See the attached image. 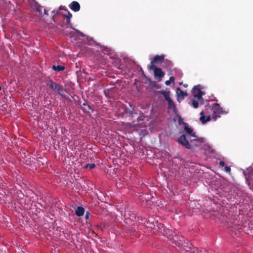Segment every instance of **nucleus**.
<instances>
[{"label":"nucleus","instance_id":"f257e3e1","mask_svg":"<svg viewBox=\"0 0 253 253\" xmlns=\"http://www.w3.org/2000/svg\"><path fill=\"white\" fill-rule=\"evenodd\" d=\"M192 93L193 97L198 100L201 105L203 104L204 99L202 96L204 94V93L201 90L200 85L198 84L194 86L192 88Z\"/></svg>","mask_w":253,"mask_h":253},{"label":"nucleus","instance_id":"f03ea898","mask_svg":"<svg viewBox=\"0 0 253 253\" xmlns=\"http://www.w3.org/2000/svg\"><path fill=\"white\" fill-rule=\"evenodd\" d=\"M45 84L50 88L55 91H57L60 95L63 97L61 93V92L64 90L63 87L62 85L54 82L53 81L49 79L46 80Z\"/></svg>","mask_w":253,"mask_h":253},{"label":"nucleus","instance_id":"7ed1b4c3","mask_svg":"<svg viewBox=\"0 0 253 253\" xmlns=\"http://www.w3.org/2000/svg\"><path fill=\"white\" fill-rule=\"evenodd\" d=\"M194 141H197L196 138H194V139H191L188 136H186L185 134H182L177 140V141L179 143L181 144L182 146H184L186 148L190 149L191 148V145L190 144L189 142H192Z\"/></svg>","mask_w":253,"mask_h":253},{"label":"nucleus","instance_id":"20e7f679","mask_svg":"<svg viewBox=\"0 0 253 253\" xmlns=\"http://www.w3.org/2000/svg\"><path fill=\"white\" fill-rule=\"evenodd\" d=\"M207 110L210 109L212 111L214 114V116L212 117V119L214 121H215L217 117H220L219 115L222 113V109L220 107V105L218 103H214L211 106H206Z\"/></svg>","mask_w":253,"mask_h":253},{"label":"nucleus","instance_id":"39448f33","mask_svg":"<svg viewBox=\"0 0 253 253\" xmlns=\"http://www.w3.org/2000/svg\"><path fill=\"white\" fill-rule=\"evenodd\" d=\"M149 70H153L154 71V76L155 78L159 81H161L162 78L165 76L164 72L160 68L156 67L155 65H149L148 67Z\"/></svg>","mask_w":253,"mask_h":253},{"label":"nucleus","instance_id":"423d86ee","mask_svg":"<svg viewBox=\"0 0 253 253\" xmlns=\"http://www.w3.org/2000/svg\"><path fill=\"white\" fill-rule=\"evenodd\" d=\"M176 93L177 97V99L178 102H180L184 97L188 96V93L186 91L181 90L179 87L176 89Z\"/></svg>","mask_w":253,"mask_h":253},{"label":"nucleus","instance_id":"0eeeda50","mask_svg":"<svg viewBox=\"0 0 253 253\" xmlns=\"http://www.w3.org/2000/svg\"><path fill=\"white\" fill-rule=\"evenodd\" d=\"M172 241L177 246H182L185 242L184 238L178 235H175L172 238Z\"/></svg>","mask_w":253,"mask_h":253},{"label":"nucleus","instance_id":"6e6552de","mask_svg":"<svg viewBox=\"0 0 253 253\" xmlns=\"http://www.w3.org/2000/svg\"><path fill=\"white\" fill-rule=\"evenodd\" d=\"M205 114H207V113L206 112L205 113L204 111H201L200 113L201 117L199 120L203 124H206L208 122L210 121L211 119V117L210 115L206 116L205 115Z\"/></svg>","mask_w":253,"mask_h":253},{"label":"nucleus","instance_id":"1a4fd4ad","mask_svg":"<svg viewBox=\"0 0 253 253\" xmlns=\"http://www.w3.org/2000/svg\"><path fill=\"white\" fill-rule=\"evenodd\" d=\"M31 5L33 7V9L39 12L40 14L42 13V6L35 0H32L30 1Z\"/></svg>","mask_w":253,"mask_h":253},{"label":"nucleus","instance_id":"9d476101","mask_svg":"<svg viewBox=\"0 0 253 253\" xmlns=\"http://www.w3.org/2000/svg\"><path fill=\"white\" fill-rule=\"evenodd\" d=\"M184 130L188 133V134L189 135L188 136H189V137H193L197 139V136L195 133L193 132V129L191 127H190L188 125H187V124H185Z\"/></svg>","mask_w":253,"mask_h":253},{"label":"nucleus","instance_id":"9b49d317","mask_svg":"<svg viewBox=\"0 0 253 253\" xmlns=\"http://www.w3.org/2000/svg\"><path fill=\"white\" fill-rule=\"evenodd\" d=\"M69 7L74 11L77 12L80 9V4L76 1H72L69 5Z\"/></svg>","mask_w":253,"mask_h":253},{"label":"nucleus","instance_id":"f8f14e48","mask_svg":"<svg viewBox=\"0 0 253 253\" xmlns=\"http://www.w3.org/2000/svg\"><path fill=\"white\" fill-rule=\"evenodd\" d=\"M81 109L83 111L86 113H89L90 110H93L91 109V107L88 104L87 102H84L82 105L81 106Z\"/></svg>","mask_w":253,"mask_h":253},{"label":"nucleus","instance_id":"ddd939ff","mask_svg":"<svg viewBox=\"0 0 253 253\" xmlns=\"http://www.w3.org/2000/svg\"><path fill=\"white\" fill-rule=\"evenodd\" d=\"M164 59V56L156 55L153 58V59L151 61L150 65H155L154 64L155 63H157L159 61H161L163 60Z\"/></svg>","mask_w":253,"mask_h":253},{"label":"nucleus","instance_id":"4468645a","mask_svg":"<svg viewBox=\"0 0 253 253\" xmlns=\"http://www.w3.org/2000/svg\"><path fill=\"white\" fill-rule=\"evenodd\" d=\"M67 14H63V16L67 19V24L72 28L73 27L70 20L72 17V14L69 11L67 10Z\"/></svg>","mask_w":253,"mask_h":253},{"label":"nucleus","instance_id":"2eb2a0df","mask_svg":"<svg viewBox=\"0 0 253 253\" xmlns=\"http://www.w3.org/2000/svg\"><path fill=\"white\" fill-rule=\"evenodd\" d=\"M84 213V209L82 207H78L75 211V214L78 216H81Z\"/></svg>","mask_w":253,"mask_h":253},{"label":"nucleus","instance_id":"dca6fc26","mask_svg":"<svg viewBox=\"0 0 253 253\" xmlns=\"http://www.w3.org/2000/svg\"><path fill=\"white\" fill-rule=\"evenodd\" d=\"M160 92L162 94L165 98V99L167 100L168 99H169V98H170V91H166V90H162L160 91Z\"/></svg>","mask_w":253,"mask_h":253},{"label":"nucleus","instance_id":"f3484780","mask_svg":"<svg viewBox=\"0 0 253 253\" xmlns=\"http://www.w3.org/2000/svg\"><path fill=\"white\" fill-rule=\"evenodd\" d=\"M52 68L54 71H55L56 72H60L61 71H63L65 69V67L64 66H61V65L56 66V65H54L52 66Z\"/></svg>","mask_w":253,"mask_h":253},{"label":"nucleus","instance_id":"a211bd4d","mask_svg":"<svg viewBox=\"0 0 253 253\" xmlns=\"http://www.w3.org/2000/svg\"><path fill=\"white\" fill-rule=\"evenodd\" d=\"M167 101H168V108L169 109L175 108V105L172 99L169 98V99L167 100Z\"/></svg>","mask_w":253,"mask_h":253},{"label":"nucleus","instance_id":"6ab92c4d","mask_svg":"<svg viewBox=\"0 0 253 253\" xmlns=\"http://www.w3.org/2000/svg\"><path fill=\"white\" fill-rule=\"evenodd\" d=\"M138 126H139V124L138 123H137L136 121H134L132 122L131 123H127L126 124V126L128 127H129V128L137 127Z\"/></svg>","mask_w":253,"mask_h":253},{"label":"nucleus","instance_id":"aec40b11","mask_svg":"<svg viewBox=\"0 0 253 253\" xmlns=\"http://www.w3.org/2000/svg\"><path fill=\"white\" fill-rule=\"evenodd\" d=\"M124 113L126 114H128L129 116H131V118L133 117V109L132 110H130L126 107L124 108Z\"/></svg>","mask_w":253,"mask_h":253},{"label":"nucleus","instance_id":"412c9836","mask_svg":"<svg viewBox=\"0 0 253 253\" xmlns=\"http://www.w3.org/2000/svg\"><path fill=\"white\" fill-rule=\"evenodd\" d=\"M190 105L194 108L196 109L199 107V103L198 101L193 98L191 101V103L190 104Z\"/></svg>","mask_w":253,"mask_h":253},{"label":"nucleus","instance_id":"4be33fe9","mask_svg":"<svg viewBox=\"0 0 253 253\" xmlns=\"http://www.w3.org/2000/svg\"><path fill=\"white\" fill-rule=\"evenodd\" d=\"M157 226L161 233H162L164 234L166 233L165 228L163 224L161 223H159L158 224Z\"/></svg>","mask_w":253,"mask_h":253},{"label":"nucleus","instance_id":"5701e85b","mask_svg":"<svg viewBox=\"0 0 253 253\" xmlns=\"http://www.w3.org/2000/svg\"><path fill=\"white\" fill-rule=\"evenodd\" d=\"M175 81V78L174 77H170L169 78V80H167L165 82V84L167 85H169L171 83H174Z\"/></svg>","mask_w":253,"mask_h":253},{"label":"nucleus","instance_id":"b1692460","mask_svg":"<svg viewBox=\"0 0 253 253\" xmlns=\"http://www.w3.org/2000/svg\"><path fill=\"white\" fill-rule=\"evenodd\" d=\"M95 167V165L94 164H87L84 167L85 168H89L90 169H94Z\"/></svg>","mask_w":253,"mask_h":253},{"label":"nucleus","instance_id":"393cba45","mask_svg":"<svg viewBox=\"0 0 253 253\" xmlns=\"http://www.w3.org/2000/svg\"><path fill=\"white\" fill-rule=\"evenodd\" d=\"M150 85L154 87H156V88H161V86L157 84L155 82H152L150 83Z\"/></svg>","mask_w":253,"mask_h":253},{"label":"nucleus","instance_id":"a878e982","mask_svg":"<svg viewBox=\"0 0 253 253\" xmlns=\"http://www.w3.org/2000/svg\"><path fill=\"white\" fill-rule=\"evenodd\" d=\"M72 29H74L76 33H77L79 35L81 36L82 37H84V34L83 33H82L80 31L75 29L74 28H72Z\"/></svg>","mask_w":253,"mask_h":253},{"label":"nucleus","instance_id":"bb28decb","mask_svg":"<svg viewBox=\"0 0 253 253\" xmlns=\"http://www.w3.org/2000/svg\"><path fill=\"white\" fill-rule=\"evenodd\" d=\"M224 170L227 172H230L231 171V169L228 166H225L224 168Z\"/></svg>","mask_w":253,"mask_h":253},{"label":"nucleus","instance_id":"cd10ccee","mask_svg":"<svg viewBox=\"0 0 253 253\" xmlns=\"http://www.w3.org/2000/svg\"><path fill=\"white\" fill-rule=\"evenodd\" d=\"M219 165L221 167H223L225 165V163L223 161H220L219 163Z\"/></svg>","mask_w":253,"mask_h":253},{"label":"nucleus","instance_id":"c85d7f7f","mask_svg":"<svg viewBox=\"0 0 253 253\" xmlns=\"http://www.w3.org/2000/svg\"><path fill=\"white\" fill-rule=\"evenodd\" d=\"M143 119L142 118V117L141 116L138 117L137 118V122L139 121H143Z\"/></svg>","mask_w":253,"mask_h":253},{"label":"nucleus","instance_id":"c756f323","mask_svg":"<svg viewBox=\"0 0 253 253\" xmlns=\"http://www.w3.org/2000/svg\"><path fill=\"white\" fill-rule=\"evenodd\" d=\"M167 62H168V64L169 65H172V63L170 61L166 60Z\"/></svg>","mask_w":253,"mask_h":253},{"label":"nucleus","instance_id":"7c9ffc66","mask_svg":"<svg viewBox=\"0 0 253 253\" xmlns=\"http://www.w3.org/2000/svg\"><path fill=\"white\" fill-rule=\"evenodd\" d=\"M107 92H109V90H107H107H105L104 91V94H105V96H107V97H108V95H107Z\"/></svg>","mask_w":253,"mask_h":253},{"label":"nucleus","instance_id":"2f4dec72","mask_svg":"<svg viewBox=\"0 0 253 253\" xmlns=\"http://www.w3.org/2000/svg\"><path fill=\"white\" fill-rule=\"evenodd\" d=\"M140 71H141V73H142V75L143 76H145V75H144V71H143V70L142 69V68H141V69H140Z\"/></svg>","mask_w":253,"mask_h":253},{"label":"nucleus","instance_id":"473e14b6","mask_svg":"<svg viewBox=\"0 0 253 253\" xmlns=\"http://www.w3.org/2000/svg\"><path fill=\"white\" fill-rule=\"evenodd\" d=\"M85 217V218H86V219H87L88 218V217H89V213L88 212H87L86 213Z\"/></svg>","mask_w":253,"mask_h":253},{"label":"nucleus","instance_id":"72a5a7b5","mask_svg":"<svg viewBox=\"0 0 253 253\" xmlns=\"http://www.w3.org/2000/svg\"><path fill=\"white\" fill-rule=\"evenodd\" d=\"M44 14H46V15H48L47 11L45 9H44Z\"/></svg>","mask_w":253,"mask_h":253},{"label":"nucleus","instance_id":"f704fd0d","mask_svg":"<svg viewBox=\"0 0 253 253\" xmlns=\"http://www.w3.org/2000/svg\"><path fill=\"white\" fill-rule=\"evenodd\" d=\"M183 86L185 87H187L188 85L187 84H183Z\"/></svg>","mask_w":253,"mask_h":253},{"label":"nucleus","instance_id":"c9c22d12","mask_svg":"<svg viewBox=\"0 0 253 253\" xmlns=\"http://www.w3.org/2000/svg\"><path fill=\"white\" fill-rule=\"evenodd\" d=\"M244 173L245 176H246V175L245 173L244 172ZM248 178H249V177H246V179L247 180H248Z\"/></svg>","mask_w":253,"mask_h":253},{"label":"nucleus","instance_id":"e433bc0d","mask_svg":"<svg viewBox=\"0 0 253 253\" xmlns=\"http://www.w3.org/2000/svg\"><path fill=\"white\" fill-rule=\"evenodd\" d=\"M1 90V86L0 85V91Z\"/></svg>","mask_w":253,"mask_h":253}]
</instances>
